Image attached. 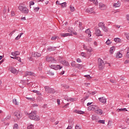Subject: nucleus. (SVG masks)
<instances>
[{
    "label": "nucleus",
    "mask_w": 129,
    "mask_h": 129,
    "mask_svg": "<svg viewBox=\"0 0 129 129\" xmlns=\"http://www.w3.org/2000/svg\"><path fill=\"white\" fill-rule=\"evenodd\" d=\"M88 110L95 111L96 113H97L98 114H100V115H101L102 113H103V112L102 111V110L99 109V107H98V106H96L95 105H91L88 108Z\"/></svg>",
    "instance_id": "nucleus-1"
},
{
    "label": "nucleus",
    "mask_w": 129,
    "mask_h": 129,
    "mask_svg": "<svg viewBox=\"0 0 129 129\" xmlns=\"http://www.w3.org/2000/svg\"><path fill=\"white\" fill-rule=\"evenodd\" d=\"M28 114L29 118L32 119V120H40V117L37 115V111H32Z\"/></svg>",
    "instance_id": "nucleus-2"
},
{
    "label": "nucleus",
    "mask_w": 129,
    "mask_h": 129,
    "mask_svg": "<svg viewBox=\"0 0 129 129\" xmlns=\"http://www.w3.org/2000/svg\"><path fill=\"white\" fill-rule=\"evenodd\" d=\"M18 9L19 11H20V12H21V13H23V14H29V9L26 7L20 6L18 7Z\"/></svg>",
    "instance_id": "nucleus-3"
},
{
    "label": "nucleus",
    "mask_w": 129,
    "mask_h": 129,
    "mask_svg": "<svg viewBox=\"0 0 129 129\" xmlns=\"http://www.w3.org/2000/svg\"><path fill=\"white\" fill-rule=\"evenodd\" d=\"M45 90L47 93H52L54 94L56 92L55 89L50 88L49 86L44 87Z\"/></svg>",
    "instance_id": "nucleus-4"
},
{
    "label": "nucleus",
    "mask_w": 129,
    "mask_h": 129,
    "mask_svg": "<svg viewBox=\"0 0 129 129\" xmlns=\"http://www.w3.org/2000/svg\"><path fill=\"white\" fill-rule=\"evenodd\" d=\"M98 26L99 28H101L104 32L106 33L108 32V30L107 29V27L105 26V24L104 23L100 22L98 24Z\"/></svg>",
    "instance_id": "nucleus-5"
},
{
    "label": "nucleus",
    "mask_w": 129,
    "mask_h": 129,
    "mask_svg": "<svg viewBox=\"0 0 129 129\" xmlns=\"http://www.w3.org/2000/svg\"><path fill=\"white\" fill-rule=\"evenodd\" d=\"M98 63L100 70H101L103 68H104V62H103V60L101 59V58L98 59Z\"/></svg>",
    "instance_id": "nucleus-6"
},
{
    "label": "nucleus",
    "mask_w": 129,
    "mask_h": 129,
    "mask_svg": "<svg viewBox=\"0 0 129 129\" xmlns=\"http://www.w3.org/2000/svg\"><path fill=\"white\" fill-rule=\"evenodd\" d=\"M50 68L51 69H54V70H58V69H62V67H60V65H54L51 64L50 66Z\"/></svg>",
    "instance_id": "nucleus-7"
},
{
    "label": "nucleus",
    "mask_w": 129,
    "mask_h": 129,
    "mask_svg": "<svg viewBox=\"0 0 129 129\" xmlns=\"http://www.w3.org/2000/svg\"><path fill=\"white\" fill-rule=\"evenodd\" d=\"M9 71H10L13 74H18L19 72L15 68L13 67H10L9 69Z\"/></svg>",
    "instance_id": "nucleus-8"
},
{
    "label": "nucleus",
    "mask_w": 129,
    "mask_h": 129,
    "mask_svg": "<svg viewBox=\"0 0 129 129\" xmlns=\"http://www.w3.org/2000/svg\"><path fill=\"white\" fill-rule=\"evenodd\" d=\"M46 60L47 62H55V59L52 56H46Z\"/></svg>",
    "instance_id": "nucleus-9"
},
{
    "label": "nucleus",
    "mask_w": 129,
    "mask_h": 129,
    "mask_svg": "<svg viewBox=\"0 0 129 129\" xmlns=\"http://www.w3.org/2000/svg\"><path fill=\"white\" fill-rule=\"evenodd\" d=\"M14 116L17 117V118H21L22 115H21V112L20 111H17L14 113Z\"/></svg>",
    "instance_id": "nucleus-10"
},
{
    "label": "nucleus",
    "mask_w": 129,
    "mask_h": 129,
    "mask_svg": "<svg viewBox=\"0 0 129 129\" xmlns=\"http://www.w3.org/2000/svg\"><path fill=\"white\" fill-rule=\"evenodd\" d=\"M95 35H96V36H97L98 37H100V36H102V34H101V31H100V29L98 28L96 29Z\"/></svg>",
    "instance_id": "nucleus-11"
},
{
    "label": "nucleus",
    "mask_w": 129,
    "mask_h": 129,
    "mask_svg": "<svg viewBox=\"0 0 129 129\" xmlns=\"http://www.w3.org/2000/svg\"><path fill=\"white\" fill-rule=\"evenodd\" d=\"M99 9L102 10V11H103L104 10H106V6H105L104 4L100 3L99 4Z\"/></svg>",
    "instance_id": "nucleus-12"
},
{
    "label": "nucleus",
    "mask_w": 129,
    "mask_h": 129,
    "mask_svg": "<svg viewBox=\"0 0 129 129\" xmlns=\"http://www.w3.org/2000/svg\"><path fill=\"white\" fill-rule=\"evenodd\" d=\"M98 100L100 102H102V103H106V99H105L104 97L99 98Z\"/></svg>",
    "instance_id": "nucleus-13"
},
{
    "label": "nucleus",
    "mask_w": 129,
    "mask_h": 129,
    "mask_svg": "<svg viewBox=\"0 0 129 129\" xmlns=\"http://www.w3.org/2000/svg\"><path fill=\"white\" fill-rule=\"evenodd\" d=\"M21 53L19 51H16L14 52H12L11 53V55L12 56H14V57H16V56H19Z\"/></svg>",
    "instance_id": "nucleus-14"
},
{
    "label": "nucleus",
    "mask_w": 129,
    "mask_h": 129,
    "mask_svg": "<svg viewBox=\"0 0 129 129\" xmlns=\"http://www.w3.org/2000/svg\"><path fill=\"white\" fill-rule=\"evenodd\" d=\"M34 74L32 72H26L25 74V76H34Z\"/></svg>",
    "instance_id": "nucleus-15"
},
{
    "label": "nucleus",
    "mask_w": 129,
    "mask_h": 129,
    "mask_svg": "<svg viewBox=\"0 0 129 129\" xmlns=\"http://www.w3.org/2000/svg\"><path fill=\"white\" fill-rule=\"evenodd\" d=\"M60 35L61 37H69L70 36H72V34H71V33H61L60 34Z\"/></svg>",
    "instance_id": "nucleus-16"
},
{
    "label": "nucleus",
    "mask_w": 129,
    "mask_h": 129,
    "mask_svg": "<svg viewBox=\"0 0 129 129\" xmlns=\"http://www.w3.org/2000/svg\"><path fill=\"white\" fill-rule=\"evenodd\" d=\"M32 57H41V54L38 52H34L32 54Z\"/></svg>",
    "instance_id": "nucleus-17"
},
{
    "label": "nucleus",
    "mask_w": 129,
    "mask_h": 129,
    "mask_svg": "<svg viewBox=\"0 0 129 129\" xmlns=\"http://www.w3.org/2000/svg\"><path fill=\"white\" fill-rule=\"evenodd\" d=\"M94 9L93 8H88L86 10L87 13H89V14H92V13H94Z\"/></svg>",
    "instance_id": "nucleus-18"
},
{
    "label": "nucleus",
    "mask_w": 129,
    "mask_h": 129,
    "mask_svg": "<svg viewBox=\"0 0 129 129\" xmlns=\"http://www.w3.org/2000/svg\"><path fill=\"white\" fill-rule=\"evenodd\" d=\"M61 64H62V65H64V66H68L69 65V63L68 62V61L65 60L61 61Z\"/></svg>",
    "instance_id": "nucleus-19"
},
{
    "label": "nucleus",
    "mask_w": 129,
    "mask_h": 129,
    "mask_svg": "<svg viewBox=\"0 0 129 129\" xmlns=\"http://www.w3.org/2000/svg\"><path fill=\"white\" fill-rule=\"evenodd\" d=\"M121 57H122V54H121V53L118 52L116 53V58H117L118 59L119 58H121Z\"/></svg>",
    "instance_id": "nucleus-20"
},
{
    "label": "nucleus",
    "mask_w": 129,
    "mask_h": 129,
    "mask_svg": "<svg viewBox=\"0 0 129 129\" xmlns=\"http://www.w3.org/2000/svg\"><path fill=\"white\" fill-rule=\"evenodd\" d=\"M11 58H12V59H15L16 60H18L19 62H22V60H21V57L19 56H14V57L11 56Z\"/></svg>",
    "instance_id": "nucleus-21"
},
{
    "label": "nucleus",
    "mask_w": 129,
    "mask_h": 129,
    "mask_svg": "<svg viewBox=\"0 0 129 129\" xmlns=\"http://www.w3.org/2000/svg\"><path fill=\"white\" fill-rule=\"evenodd\" d=\"M85 33L88 34V37H90L91 36V32H90V29H87L85 31Z\"/></svg>",
    "instance_id": "nucleus-22"
},
{
    "label": "nucleus",
    "mask_w": 129,
    "mask_h": 129,
    "mask_svg": "<svg viewBox=\"0 0 129 129\" xmlns=\"http://www.w3.org/2000/svg\"><path fill=\"white\" fill-rule=\"evenodd\" d=\"M113 7L115 8H118V7H120V4H119V2H117V3H114L113 5Z\"/></svg>",
    "instance_id": "nucleus-23"
},
{
    "label": "nucleus",
    "mask_w": 129,
    "mask_h": 129,
    "mask_svg": "<svg viewBox=\"0 0 129 129\" xmlns=\"http://www.w3.org/2000/svg\"><path fill=\"white\" fill-rule=\"evenodd\" d=\"M58 5H60L61 8H66V7H67V3L66 2H64L61 4H58Z\"/></svg>",
    "instance_id": "nucleus-24"
},
{
    "label": "nucleus",
    "mask_w": 129,
    "mask_h": 129,
    "mask_svg": "<svg viewBox=\"0 0 129 129\" xmlns=\"http://www.w3.org/2000/svg\"><path fill=\"white\" fill-rule=\"evenodd\" d=\"M62 87L64 88V89H69L70 88V87L68 85H61Z\"/></svg>",
    "instance_id": "nucleus-25"
},
{
    "label": "nucleus",
    "mask_w": 129,
    "mask_h": 129,
    "mask_svg": "<svg viewBox=\"0 0 129 129\" xmlns=\"http://www.w3.org/2000/svg\"><path fill=\"white\" fill-rule=\"evenodd\" d=\"M76 113H78L79 114H84V111L81 110H77L75 111Z\"/></svg>",
    "instance_id": "nucleus-26"
},
{
    "label": "nucleus",
    "mask_w": 129,
    "mask_h": 129,
    "mask_svg": "<svg viewBox=\"0 0 129 129\" xmlns=\"http://www.w3.org/2000/svg\"><path fill=\"white\" fill-rule=\"evenodd\" d=\"M115 50V47L114 46H112L110 49V52L111 54H113V52H114Z\"/></svg>",
    "instance_id": "nucleus-27"
},
{
    "label": "nucleus",
    "mask_w": 129,
    "mask_h": 129,
    "mask_svg": "<svg viewBox=\"0 0 129 129\" xmlns=\"http://www.w3.org/2000/svg\"><path fill=\"white\" fill-rule=\"evenodd\" d=\"M22 35H24L23 33H20V35H18L15 38V40H20V39L21 38V37H22Z\"/></svg>",
    "instance_id": "nucleus-28"
},
{
    "label": "nucleus",
    "mask_w": 129,
    "mask_h": 129,
    "mask_svg": "<svg viewBox=\"0 0 129 129\" xmlns=\"http://www.w3.org/2000/svg\"><path fill=\"white\" fill-rule=\"evenodd\" d=\"M114 41L117 43H120L121 42V39H120V38H116L114 39Z\"/></svg>",
    "instance_id": "nucleus-29"
},
{
    "label": "nucleus",
    "mask_w": 129,
    "mask_h": 129,
    "mask_svg": "<svg viewBox=\"0 0 129 129\" xmlns=\"http://www.w3.org/2000/svg\"><path fill=\"white\" fill-rule=\"evenodd\" d=\"M89 1L94 3V5H95V6H97V5H98V2H97V0H89Z\"/></svg>",
    "instance_id": "nucleus-30"
},
{
    "label": "nucleus",
    "mask_w": 129,
    "mask_h": 129,
    "mask_svg": "<svg viewBox=\"0 0 129 129\" xmlns=\"http://www.w3.org/2000/svg\"><path fill=\"white\" fill-rule=\"evenodd\" d=\"M117 111H127L126 108H121V109H117Z\"/></svg>",
    "instance_id": "nucleus-31"
},
{
    "label": "nucleus",
    "mask_w": 129,
    "mask_h": 129,
    "mask_svg": "<svg viewBox=\"0 0 129 129\" xmlns=\"http://www.w3.org/2000/svg\"><path fill=\"white\" fill-rule=\"evenodd\" d=\"M69 125H72V126H73V125L74 124V122H73V120H69Z\"/></svg>",
    "instance_id": "nucleus-32"
},
{
    "label": "nucleus",
    "mask_w": 129,
    "mask_h": 129,
    "mask_svg": "<svg viewBox=\"0 0 129 129\" xmlns=\"http://www.w3.org/2000/svg\"><path fill=\"white\" fill-rule=\"evenodd\" d=\"M13 103H14V104H15V105H19V103H18V102H17V99H14L13 100Z\"/></svg>",
    "instance_id": "nucleus-33"
},
{
    "label": "nucleus",
    "mask_w": 129,
    "mask_h": 129,
    "mask_svg": "<svg viewBox=\"0 0 129 129\" xmlns=\"http://www.w3.org/2000/svg\"><path fill=\"white\" fill-rule=\"evenodd\" d=\"M79 27L80 30H83L84 29V28H83V27L82 26V23L81 22H79Z\"/></svg>",
    "instance_id": "nucleus-34"
},
{
    "label": "nucleus",
    "mask_w": 129,
    "mask_h": 129,
    "mask_svg": "<svg viewBox=\"0 0 129 129\" xmlns=\"http://www.w3.org/2000/svg\"><path fill=\"white\" fill-rule=\"evenodd\" d=\"M70 9L71 12H74V11H75V8H74V7L72 6V5L70 6Z\"/></svg>",
    "instance_id": "nucleus-35"
},
{
    "label": "nucleus",
    "mask_w": 129,
    "mask_h": 129,
    "mask_svg": "<svg viewBox=\"0 0 129 129\" xmlns=\"http://www.w3.org/2000/svg\"><path fill=\"white\" fill-rule=\"evenodd\" d=\"M47 50H48V51H54V50H55V47L53 48V47L50 46L48 48H47Z\"/></svg>",
    "instance_id": "nucleus-36"
},
{
    "label": "nucleus",
    "mask_w": 129,
    "mask_h": 129,
    "mask_svg": "<svg viewBox=\"0 0 129 129\" xmlns=\"http://www.w3.org/2000/svg\"><path fill=\"white\" fill-rule=\"evenodd\" d=\"M71 66H72V67H76V62L75 61H72L71 63Z\"/></svg>",
    "instance_id": "nucleus-37"
},
{
    "label": "nucleus",
    "mask_w": 129,
    "mask_h": 129,
    "mask_svg": "<svg viewBox=\"0 0 129 129\" xmlns=\"http://www.w3.org/2000/svg\"><path fill=\"white\" fill-rule=\"evenodd\" d=\"M7 10H8V9H7V7H6V6H5L4 9L3 10L4 15H6V14H7Z\"/></svg>",
    "instance_id": "nucleus-38"
},
{
    "label": "nucleus",
    "mask_w": 129,
    "mask_h": 129,
    "mask_svg": "<svg viewBox=\"0 0 129 129\" xmlns=\"http://www.w3.org/2000/svg\"><path fill=\"white\" fill-rule=\"evenodd\" d=\"M26 99H28V100H30V101H34V100H35V98H30V97H26Z\"/></svg>",
    "instance_id": "nucleus-39"
},
{
    "label": "nucleus",
    "mask_w": 129,
    "mask_h": 129,
    "mask_svg": "<svg viewBox=\"0 0 129 129\" xmlns=\"http://www.w3.org/2000/svg\"><path fill=\"white\" fill-rule=\"evenodd\" d=\"M85 77H86V78H87L89 80H90V79L92 78L89 75H85Z\"/></svg>",
    "instance_id": "nucleus-40"
},
{
    "label": "nucleus",
    "mask_w": 129,
    "mask_h": 129,
    "mask_svg": "<svg viewBox=\"0 0 129 129\" xmlns=\"http://www.w3.org/2000/svg\"><path fill=\"white\" fill-rule=\"evenodd\" d=\"M98 122H99L100 123H102L103 124H104V123H105V120H100L98 121Z\"/></svg>",
    "instance_id": "nucleus-41"
},
{
    "label": "nucleus",
    "mask_w": 129,
    "mask_h": 129,
    "mask_svg": "<svg viewBox=\"0 0 129 129\" xmlns=\"http://www.w3.org/2000/svg\"><path fill=\"white\" fill-rule=\"evenodd\" d=\"M65 100H67V101H74V98L65 99Z\"/></svg>",
    "instance_id": "nucleus-42"
},
{
    "label": "nucleus",
    "mask_w": 129,
    "mask_h": 129,
    "mask_svg": "<svg viewBox=\"0 0 129 129\" xmlns=\"http://www.w3.org/2000/svg\"><path fill=\"white\" fill-rule=\"evenodd\" d=\"M34 5H35V3L34 2H31L30 3V9H32V7H31V6H34Z\"/></svg>",
    "instance_id": "nucleus-43"
},
{
    "label": "nucleus",
    "mask_w": 129,
    "mask_h": 129,
    "mask_svg": "<svg viewBox=\"0 0 129 129\" xmlns=\"http://www.w3.org/2000/svg\"><path fill=\"white\" fill-rule=\"evenodd\" d=\"M34 128V125H30L28 126H27V129H33Z\"/></svg>",
    "instance_id": "nucleus-44"
},
{
    "label": "nucleus",
    "mask_w": 129,
    "mask_h": 129,
    "mask_svg": "<svg viewBox=\"0 0 129 129\" xmlns=\"http://www.w3.org/2000/svg\"><path fill=\"white\" fill-rule=\"evenodd\" d=\"M48 73L49 75H51V76L54 75V72H53V71H52L51 70L49 71Z\"/></svg>",
    "instance_id": "nucleus-45"
},
{
    "label": "nucleus",
    "mask_w": 129,
    "mask_h": 129,
    "mask_svg": "<svg viewBox=\"0 0 129 129\" xmlns=\"http://www.w3.org/2000/svg\"><path fill=\"white\" fill-rule=\"evenodd\" d=\"M110 82H111V83H116V81H115V80L113 79H110Z\"/></svg>",
    "instance_id": "nucleus-46"
},
{
    "label": "nucleus",
    "mask_w": 129,
    "mask_h": 129,
    "mask_svg": "<svg viewBox=\"0 0 129 129\" xmlns=\"http://www.w3.org/2000/svg\"><path fill=\"white\" fill-rule=\"evenodd\" d=\"M18 126H19V125H18V124H15L13 129H18Z\"/></svg>",
    "instance_id": "nucleus-47"
},
{
    "label": "nucleus",
    "mask_w": 129,
    "mask_h": 129,
    "mask_svg": "<svg viewBox=\"0 0 129 129\" xmlns=\"http://www.w3.org/2000/svg\"><path fill=\"white\" fill-rule=\"evenodd\" d=\"M11 119V115H8L6 117V120H10Z\"/></svg>",
    "instance_id": "nucleus-48"
},
{
    "label": "nucleus",
    "mask_w": 129,
    "mask_h": 129,
    "mask_svg": "<svg viewBox=\"0 0 129 129\" xmlns=\"http://www.w3.org/2000/svg\"><path fill=\"white\" fill-rule=\"evenodd\" d=\"M106 44H107V45H109V44H111V42H110V40L109 39H108L106 42Z\"/></svg>",
    "instance_id": "nucleus-49"
},
{
    "label": "nucleus",
    "mask_w": 129,
    "mask_h": 129,
    "mask_svg": "<svg viewBox=\"0 0 129 129\" xmlns=\"http://www.w3.org/2000/svg\"><path fill=\"white\" fill-rule=\"evenodd\" d=\"M76 68H80L81 67V64H76Z\"/></svg>",
    "instance_id": "nucleus-50"
},
{
    "label": "nucleus",
    "mask_w": 129,
    "mask_h": 129,
    "mask_svg": "<svg viewBox=\"0 0 129 129\" xmlns=\"http://www.w3.org/2000/svg\"><path fill=\"white\" fill-rule=\"evenodd\" d=\"M81 56H82L83 57H86V53H85V52H82Z\"/></svg>",
    "instance_id": "nucleus-51"
},
{
    "label": "nucleus",
    "mask_w": 129,
    "mask_h": 129,
    "mask_svg": "<svg viewBox=\"0 0 129 129\" xmlns=\"http://www.w3.org/2000/svg\"><path fill=\"white\" fill-rule=\"evenodd\" d=\"M56 39H57V37H56V36H52V37H51V40H52V41H55V40Z\"/></svg>",
    "instance_id": "nucleus-52"
},
{
    "label": "nucleus",
    "mask_w": 129,
    "mask_h": 129,
    "mask_svg": "<svg viewBox=\"0 0 129 129\" xmlns=\"http://www.w3.org/2000/svg\"><path fill=\"white\" fill-rule=\"evenodd\" d=\"M39 10H40V8H39V7H37L34 9L35 12H38L39 11Z\"/></svg>",
    "instance_id": "nucleus-53"
},
{
    "label": "nucleus",
    "mask_w": 129,
    "mask_h": 129,
    "mask_svg": "<svg viewBox=\"0 0 129 129\" xmlns=\"http://www.w3.org/2000/svg\"><path fill=\"white\" fill-rule=\"evenodd\" d=\"M11 16H12V17H15V12L12 11V12H11Z\"/></svg>",
    "instance_id": "nucleus-54"
},
{
    "label": "nucleus",
    "mask_w": 129,
    "mask_h": 129,
    "mask_svg": "<svg viewBox=\"0 0 129 129\" xmlns=\"http://www.w3.org/2000/svg\"><path fill=\"white\" fill-rule=\"evenodd\" d=\"M76 129H81V128L80 127V126H79V125H76Z\"/></svg>",
    "instance_id": "nucleus-55"
},
{
    "label": "nucleus",
    "mask_w": 129,
    "mask_h": 129,
    "mask_svg": "<svg viewBox=\"0 0 129 129\" xmlns=\"http://www.w3.org/2000/svg\"><path fill=\"white\" fill-rule=\"evenodd\" d=\"M50 121H51V122H54L55 121V118H51L50 119Z\"/></svg>",
    "instance_id": "nucleus-56"
},
{
    "label": "nucleus",
    "mask_w": 129,
    "mask_h": 129,
    "mask_svg": "<svg viewBox=\"0 0 129 129\" xmlns=\"http://www.w3.org/2000/svg\"><path fill=\"white\" fill-rule=\"evenodd\" d=\"M126 58H129V51H127L126 54Z\"/></svg>",
    "instance_id": "nucleus-57"
},
{
    "label": "nucleus",
    "mask_w": 129,
    "mask_h": 129,
    "mask_svg": "<svg viewBox=\"0 0 129 129\" xmlns=\"http://www.w3.org/2000/svg\"><path fill=\"white\" fill-rule=\"evenodd\" d=\"M57 102L58 105H60V99H57Z\"/></svg>",
    "instance_id": "nucleus-58"
},
{
    "label": "nucleus",
    "mask_w": 129,
    "mask_h": 129,
    "mask_svg": "<svg viewBox=\"0 0 129 129\" xmlns=\"http://www.w3.org/2000/svg\"><path fill=\"white\" fill-rule=\"evenodd\" d=\"M33 107H36V106H39V105L38 104H33Z\"/></svg>",
    "instance_id": "nucleus-59"
},
{
    "label": "nucleus",
    "mask_w": 129,
    "mask_h": 129,
    "mask_svg": "<svg viewBox=\"0 0 129 129\" xmlns=\"http://www.w3.org/2000/svg\"><path fill=\"white\" fill-rule=\"evenodd\" d=\"M96 93H97V92H96V91H94V92L91 93L92 95H94V94H96Z\"/></svg>",
    "instance_id": "nucleus-60"
},
{
    "label": "nucleus",
    "mask_w": 129,
    "mask_h": 129,
    "mask_svg": "<svg viewBox=\"0 0 129 129\" xmlns=\"http://www.w3.org/2000/svg\"><path fill=\"white\" fill-rule=\"evenodd\" d=\"M115 27L117 28V29H119L120 28V26L119 25H115Z\"/></svg>",
    "instance_id": "nucleus-61"
},
{
    "label": "nucleus",
    "mask_w": 129,
    "mask_h": 129,
    "mask_svg": "<svg viewBox=\"0 0 129 129\" xmlns=\"http://www.w3.org/2000/svg\"><path fill=\"white\" fill-rule=\"evenodd\" d=\"M77 61L79 63H80V62H81V59H80V58H78L77 59Z\"/></svg>",
    "instance_id": "nucleus-62"
},
{
    "label": "nucleus",
    "mask_w": 129,
    "mask_h": 129,
    "mask_svg": "<svg viewBox=\"0 0 129 129\" xmlns=\"http://www.w3.org/2000/svg\"><path fill=\"white\" fill-rule=\"evenodd\" d=\"M126 37L127 40H129V33L126 34Z\"/></svg>",
    "instance_id": "nucleus-63"
},
{
    "label": "nucleus",
    "mask_w": 129,
    "mask_h": 129,
    "mask_svg": "<svg viewBox=\"0 0 129 129\" xmlns=\"http://www.w3.org/2000/svg\"><path fill=\"white\" fill-rule=\"evenodd\" d=\"M126 123H128V124H129V118L126 119Z\"/></svg>",
    "instance_id": "nucleus-64"
}]
</instances>
